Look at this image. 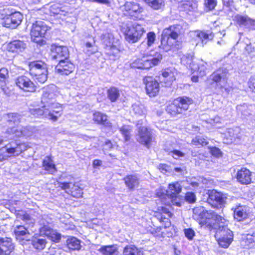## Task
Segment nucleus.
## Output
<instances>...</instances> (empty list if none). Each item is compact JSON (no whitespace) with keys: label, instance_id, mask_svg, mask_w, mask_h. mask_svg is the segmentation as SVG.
<instances>
[{"label":"nucleus","instance_id":"obj_20","mask_svg":"<svg viewBox=\"0 0 255 255\" xmlns=\"http://www.w3.org/2000/svg\"><path fill=\"white\" fill-rule=\"evenodd\" d=\"M51 56L52 59L59 62L60 60H64L69 58V53L67 47L57 46L52 48Z\"/></svg>","mask_w":255,"mask_h":255},{"label":"nucleus","instance_id":"obj_33","mask_svg":"<svg viewBox=\"0 0 255 255\" xmlns=\"http://www.w3.org/2000/svg\"><path fill=\"white\" fill-rule=\"evenodd\" d=\"M101 39L106 48L112 46L114 43H117L118 41L114 38L113 34L109 31L104 33L101 36Z\"/></svg>","mask_w":255,"mask_h":255},{"label":"nucleus","instance_id":"obj_6","mask_svg":"<svg viewBox=\"0 0 255 255\" xmlns=\"http://www.w3.org/2000/svg\"><path fill=\"white\" fill-rule=\"evenodd\" d=\"M161 59L162 55L157 53L154 57H143L142 59H137L134 60L130 65L132 68L148 69L153 66L158 65Z\"/></svg>","mask_w":255,"mask_h":255},{"label":"nucleus","instance_id":"obj_59","mask_svg":"<svg viewBox=\"0 0 255 255\" xmlns=\"http://www.w3.org/2000/svg\"><path fill=\"white\" fill-rule=\"evenodd\" d=\"M156 195L157 197L163 198L166 196L169 197L167 190L162 187L156 190Z\"/></svg>","mask_w":255,"mask_h":255},{"label":"nucleus","instance_id":"obj_35","mask_svg":"<svg viewBox=\"0 0 255 255\" xmlns=\"http://www.w3.org/2000/svg\"><path fill=\"white\" fill-rule=\"evenodd\" d=\"M235 18L237 23L241 26L251 28L254 25V21L248 16L237 15Z\"/></svg>","mask_w":255,"mask_h":255},{"label":"nucleus","instance_id":"obj_21","mask_svg":"<svg viewBox=\"0 0 255 255\" xmlns=\"http://www.w3.org/2000/svg\"><path fill=\"white\" fill-rule=\"evenodd\" d=\"M14 249V246L10 238L0 237V255H9Z\"/></svg>","mask_w":255,"mask_h":255},{"label":"nucleus","instance_id":"obj_27","mask_svg":"<svg viewBox=\"0 0 255 255\" xmlns=\"http://www.w3.org/2000/svg\"><path fill=\"white\" fill-rule=\"evenodd\" d=\"M194 35L201 42L202 46L214 37L213 34L210 31H196L194 32Z\"/></svg>","mask_w":255,"mask_h":255},{"label":"nucleus","instance_id":"obj_55","mask_svg":"<svg viewBox=\"0 0 255 255\" xmlns=\"http://www.w3.org/2000/svg\"><path fill=\"white\" fill-rule=\"evenodd\" d=\"M8 78V72L7 69L2 68L0 69V83L5 84Z\"/></svg>","mask_w":255,"mask_h":255},{"label":"nucleus","instance_id":"obj_14","mask_svg":"<svg viewBox=\"0 0 255 255\" xmlns=\"http://www.w3.org/2000/svg\"><path fill=\"white\" fill-rule=\"evenodd\" d=\"M152 132L150 129L142 127L139 128L137 135V140L147 148H149L152 142Z\"/></svg>","mask_w":255,"mask_h":255},{"label":"nucleus","instance_id":"obj_56","mask_svg":"<svg viewBox=\"0 0 255 255\" xmlns=\"http://www.w3.org/2000/svg\"><path fill=\"white\" fill-rule=\"evenodd\" d=\"M171 213L169 211V210L164 207L161 208V215L160 218H159V220L160 222H164V220H166L168 222V218L171 217Z\"/></svg>","mask_w":255,"mask_h":255},{"label":"nucleus","instance_id":"obj_40","mask_svg":"<svg viewBox=\"0 0 255 255\" xmlns=\"http://www.w3.org/2000/svg\"><path fill=\"white\" fill-rule=\"evenodd\" d=\"M93 120L98 124L110 126V124L107 122V116L100 112H96L93 114Z\"/></svg>","mask_w":255,"mask_h":255},{"label":"nucleus","instance_id":"obj_48","mask_svg":"<svg viewBox=\"0 0 255 255\" xmlns=\"http://www.w3.org/2000/svg\"><path fill=\"white\" fill-rule=\"evenodd\" d=\"M119 96V92L116 88L113 87L108 90V97L111 102H115Z\"/></svg>","mask_w":255,"mask_h":255},{"label":"nucleus","instance_id":"obj_52","mask_svg":"<svg viewBox=\"0 0 255 255\" xmlns=\"http://www.w3.org/2000/svg\"><path fill=\"white\" fill-rule=\"evenodd\" d=\"M192 144L199 147V146H203L208 144V142L207 140L201 137V136H196L194 138H193L192 140Z\"/></svg>","mask_w":255,"mask_h":255},{"label":"nucleus","instance_id":"obj_5","mask_svg":"<svg viewBox=\"0 0 255 255\" xmlns=\"http://www.w3.org/2000/svg\"><path fill=\"white\" fill-rule=\"evenodd\" d=\"M56 97V87L54 85H49L44 88L42 90L41 103L45 108L54 104L56 108L60 109L58 103L55 102Z\"/></svg>","mask_w":255,"mask_h":255},{"label":"nucleus","instance_id":"obj_34","mask_svg":"<svg viewBox=\"0 0 255 255\" xmlns=\"http://www.w3.org/2000/svg\"><path fill=\"white\" fill-rule=\"evenodd\" d=\"M98 251L103 255H121L115 245L103 246Z\"/></svg>","mask_w":255,"mask_h":255},{"label":"nucleus","instance_id":"obj_42","mask_svg":"<svg viewBox=\"0 0 255 255\" xmlns=\"http://www.w3.org/2000/svg\"><path fill=\"white\" fill-rule=\"evenodd\" d=\"M181 60V63L186 66L187 67L190 68L191 71L193 63H196L198 61V60L195 59L191 54L183 56Z\"/></svg>","mask_w":255,"mask_h":255},{"label":"nucleus","instance_id":"obj_23","mask_svg":"<svg viewBox=\"0 0 255 255\" xmlns=\"http://www.w3.org/2000/svg\"><path fill=\"white\" fill-rule=\"evenodd\" d=\"M60 187L66 191L67 193H70L72 196L79 198L82 196V189L78 186L72 184L71 183L64 182L60 184Z\"/></svg>","mask_w":255,"mask_h":255},{"label":"nucleus","instance_id":"obj_15","mask_svg":"<svg viewBox=\"0 0 255 255\" xmlns=\"http://www.w3.org/2000/svg\"><path fill=\"white\" fill-rule=\"evenodd\" d=\"M146 93L149 97L156 96L159 91L158 81L152 77H146L144 79Z\"/></svg>","mask_w":255,"mask_h":255},{"label":"nucleus","instance_id":"obj_32","mask_svg":"<svg viewBox=\"0 0 255 255\" xmlns=\"http://www.w3.org/2000/svg\"><path fill=\"white\" fill-rule=\"evenodd\" d=\"M181 190L182 186L178 182L170 184L167 190L169 197L171 199L176 198L177 195L181 192Z\"/></svg>","mask_w":255,"mask_h":255},{"label":"nucleus","instance_id":"obj_2","mask_svg":"<svg viewBox=\"0 0 255 255\" xmlns=\"http://www.w3.org/2000/svg\"><path fill=\"white\" fill-rule=\"evenodd\" d=\"M218 227L216 232L215 237L217 238L218 242L220 246L227 248L231 244L233 239L232 232L227 228L228 221L224 223H217Z\"/></svg>","mask_w":255,"mask_h":255},{"label":"nucleus","instance_id":"obj_31","mask_svg":"<svg viewBox=\"0 0 255 255\" xmlns=\"http://www.w3.org/2000/svg\"><path fill=\"white\" fill-rule=\"evenodd\" d=\"M206 63L202 60H199L196 63H193L192 67V71L193 72H196L199 76L203 77L206 74Z\"/></svg>","mask_w":255,"mask_h":255},{"label":"nucleus","instance_id":"obj_51","mask_svg":"<svg viewBox=\"0 0 255 255\" xmlns=\"http://www.w3.org/2000/svg\"><path fill=\"white\" fill-rule=\"evenodd\" d=\"M95 41L94 38L91 41H87L85 43V46L87 49V53L89 55L93 54L96 50L95 47Z\"/></svg>","mask_w":255,"mask_h":255},{"label":"nucleus","instance_id":"obj_60","mask_svg":"<svg viewBox=\"0 0 255 255\" xmlns=\"http://www.w3.org/2000/svg\"><path fill=\"white\" fill-rule=\"evenodd\" d=\"M155 34L153 32H149L147 34V45L148 47L152 45L155 40Z\"/></svg>","mask_w":255,"mask_h":255},{"label":"nucleus","instance_id":"obj_36","mask_svg":"<svg viewBox=\"0 0 255 255\" xmlns=\"http://www.w3.org/2000/svg\"><path fill=\"white\" fill-rule=\"evenodd\" d=\"M43 167L44 169L50 173H53L56 171L55 165L53 160L49 156L45 157L43 161Z\"/></svg>","mask_w":255,"mask_h":255},{"label":"nucleus","instance_id":"obj_29","mask_svg":"<svg viewBox=\"0 0 255 255\" xmlns=\"http://www.w3.org/2000/svg\"><path fill=\"white\" fill-rule=\"evenodd\" d=\"M26 47V43L20 40H14L7 45V49L12 52H19L23 51Z\"/></svg>","mask_w":255,"mask_h":255},{"label":"nucleus","instance_id":"obj_28","mask_svg":"<svg viewBox=\"0 0 255 255\" xmlns=\"http://www.w3.org/2000/svg\"><path fill=\"white\" fill-rule=\"evenodd\" d=\"M124 180L125 184L130 190L137 187L139 184V178L136 174H131L126 176Z\"/></svg>","mask_w":255,"mask_h":255},{"label":"nucleus","instance_id":"obj_54","mask_svg":"<svg viewBox=\"0 0 255 255\" xmlns=\"http://www.w3.org/2000/svg\"><path fill=\"white\" fill-rule=\"evenodd\" d=\"M184 8L186 10L191 11L197 9V3L193 1H186L183 3Z\"/></svg>","mask_w":255,"mask_h":255},{"label":"nucleus","instance_id":"obj_26","mask_svg":"<svg viewBox=\"0 0 255 255\" xmlns=\"http://www.w3.org/2000/svg\"><path fill=\"white\" fill-rule=\"evenodd\" d=\"M14 233L16 239L19 242L23 240L29 241L31 237L29 231L23 226L16 227L14 229Z\"/></svg>","mask_w":255,"mask_h":255},{"label":"nucleus","instance_id":"obj_11","mask_svg":"<svg viewBox=\"0 0 255 255\" xmlns=\"http://www.w3.org/2000/svg\"><path fill=\"white\" fill-rule=\"evenodd\" d=\"M16 86L20 89L29 92H34L36 91V86L27 77L22 75L16 77L14 79Z\"/></svg>","mask_w":255,"mask_h":255},{"label":"nucleus","instance_id":"obj_24","mask_svg":"<svg viewBox=\"0 0 255 255\" xmlns=\"http://www.w3.org/2000/svg\"><path fill=\"white\" fill-rule=\"evenodd\" d=\"M252 172L246 168H242L237 173V181L242 184H248L252 181Z\"/></svg>","mask_w":255,"mask_h":255},{"label":"nucleus","instance_id":"obj_44","mask_svg":"<svg viewBox=\"0 0 255 255\" xmlns=\"http://www.w3.org/2000/svg\"><path fill=\"white\" fill-rule=\"evenodd\" d=\"M132 127L124 125L120 128V131L125 138V141L128 140L130 138Z\"/></svg>","mask_w":255,"mask_h":255},{"label":"nucleus","instance_id":"obj_49","mask_svg":"<svg viewBox=\"0 0 255 255\" xmlns=\"http://www.w3.org/2000/svg\"><path fill=\"white\" fill-rule=\"evenodd\" d=\"M8 122L9 125H12V124L17 126L18 124L20 122L21 116L15 113H12L8 115Z\"/></svg>","mask_w":255,"mask_h":255},{"label":"nucleus","instance_id":"obj_57","mask_svg":"<svg viewBox=\"0 0 255 255\" xmlns=\"http://www.w3.org/2000/svg\"><path fill=\"white\" fill-rule=\"evenodd\" d=\"M117 43H114L112 46L106 48L107 53L109 55L116 56L119 53V50L117 47Z\"/></svg>","mask_w":255,"mask_h":255},{"label":"nucleus","instance_id":"obj_61","mask_svg":"<svg viewBox=\"0 0 255 255\" xmlns=\"http://www.w3.org/2000/svg\"><path fill=\"white\" fill-rule=\"evenodd\" d=\"M217 0H205L204 4L208 10L214 9L217 5Z\"/></svg>","mask_w":255,"mask_h":255},{"label":"nucleus","instance_id":"obj_3","mask_svg":"<svg viewBox=\"0 0 255 255\" xmlns=\"http://www.w3.org/2000/svg\"><path fill=\"white\" fill-rule=\"evenodd\" d=\"M29 72L34 80L40 84L47 80L48 70L46 65L41 62H34L29 64Z\"/></svg>","mask_w":255,"mask_h":255},{"label":"nucleus","instance_id":"obj_10","mask_svg":"<svg viewBox=\"0 0 255 255\" xmlns=\"http://www.w3.org/2000/svg\"><path fill=\"white\" fill-rule=\"evenodd\" d=\"M49 27L42 21H37L33 23L30 32L31 38L34 42H38L37 38L44 37Z\"/></svg>","mask_w":255,"mask_h":255},{"label":"nucleus","instance_id":"obj_46","mask_svg":"<svg viewBox=\"0 0 255 255\" xmlns=\"http://www.w3.org/2000/svg\"><path fill=\"white\" fill-rule=\"evenodd\" d=\"M132 110L134 114L137 116H142L145 115V110L143 105L135 103L132 106Z\"/></svg>","mask_w":255,"mask_h":255},{"label":"nucleus","instance_id":"obj_38","mask_svg":"<svg viewBox=\"0 0 255 255\" xmlns=\"http://www.w3.org/2000/svg\"><path fill=\"white\" fill-rule=\"evenodd\" d=\"M234 217L238 221L247 217L246 206H241L240 204L237 205L234 210Z\"/></svg>","mask_w":255,"mask_h":255},{"label":"nucleus","instance_id":"obj_4","mask_svg":"<svg viewBox=\"0 0 255 255\" xmlns=\"http://www.w3.org/2000/svg\"><path fill=\"white\" fill-rule=\"evenodd\" d=\"M192 103V100L188 97H179L167 107L166 111L171 116H175L186 111Z\"/></svg>","mask_w":255,"mask_h":255},{"label":"nucleus","instance_id":"obj_37","mask_svg":"<svg viewBox=\"0 0 255 255\" xmlns=\"http://www.w3.org/2000/svg\"><path fill=\"white\" fill-rule=\"evenodd\" d=\"M173 42L171 41L170 38L166 35H163V33L162 32L161 44L159 47L165 51H168L173 46Z\"/></svg>","mask_w":255,"mask_h":255},{"label":"nucleus","instance_id":"obj_45","mask_svg":"<svg viewBox=\"0 0 255 255\" xmlns=\"http://www.w3.org/2000/svg\"><path fill=\"white\" fill-rule=\"evenodd\" d=\"M12 22L13 26L17 27L21 22L23 19V15L19 12H15L9 15Z\"/></svg>","mask_w":255,"mask_h":255},{"label":"nucleus","instance_id":"obj_62","mask_svg":"<svg viewBox=\"0 0 255 255\" xmlns=\"http://www.w3.org/2000/svg\"><path fill=\"white\" fill-rule=\"evenodd\" d=\"M169 154L172 156L174 159H178L181 157H183L185 155V153L179 150H173L169 152Z\"/></svg>","mask_w":255,"mask_h":255},{"label":"nucleus","instance_id":"obj_25","mask_svg":"<svg viewBox=\"0 0 255 255\" xmlns=\"http://www.w3.org/2000/svg\"><path fill=\"white\" fill-rule=\"evenodd\" d=\"M181 26L180 25H174L170 26L163 30V35H166L170 38L173 43L176 42L179 34L181 33Z\"/></svg>","mask_w":255,"mask_h":255},{"label":"nucleus","instance_id":"obj_22","mask_svg":"<svg viewBox=\"0 0 255 255\" xmlns=\"http://www.w3.org/2000/svg\"><path fill=\"white\" fill-rule=\"evenodd\" d=\"M39 232L41 235L46 236L53 242L57 243L61 240V234L51 229L48 226L44 225L40 229Z\"/></svg>","mask_w":255,"mask_h":255},{"label":"nucleus","instance_id":"obj_7","mask_svg":"<svg viewBox=\"0 0 255 255\" xmlns=\"http://www.w3.org/2000/svg\"><path fill=\"white\" fill-rule=\"evenodd\" d=\"M37 131V129L34 127L27 126L22 127L21 126L12 127L8 128L6 132L9 135H14L10 138L15 137L24 136L25 137H31L35 134Z\"/></svg>","mask_w":255,"mask_h":255},{"label":"nucleus","instance_id":"obj_18","mask_svg":"<svg viewBox=\"0 0 255 255\" xmlns=\"http://www.w3.org/2000/svg\"><path fill=\"white\" fill-rule=\"evenodd\" d=\"M75 69L74 65L69 58L64 60H60V62L55 67L56 72L62 75H68L71 73Z\"/></svg>","mask_w":255,"mask_h":255},{"label":"nucleus","instance_id":"obj_12","mask_svg":"<svg viewBox=\"0 0 255 255\" xmlns=\"http://www.w3.org/2000/svg\"><path fill=\"white\" fill-rule=\"evenodd\" d=\"M6 152L8 157L19 155L27 148V145L25 143H18L16 142H11L5 145Z\"/></svg>","mask_w":255,"mask_h":255},{"label":"nucleus","instance_id":"obj_47","mask_svg":"<svg viewBox=\"0 0 255 255\" xmlns=\"http://www.w3.org/2000/svg\"><path fill=\"white\" fill-rule=\"evenodd\" d=\"M237 110L239 114L242 115L247 116L250 114V109L248 105L243 104V105H238Z\"/></svg>","mask_w":255,"mask_h":255},{"label":"nucleus","instance_id":"obj_8","mask_svg":"<svg viewBox=\"0 0 255 255\" xmlns=\"http://www.w3.org/2000/svg\"><path fill=\"white\" fill-rule=\"evenodd\" d=\"M144 32V29L142 25L134 23L127 27L126 31V39L130 42H136Z\"/></svg>","mask_w":255,"mask_h":255},{"label":"nucleus","instance_id":"obj_19","mask_svg":"<svg viewBox=\"0 0 255 255\" xmlns=\"http://www.w3.org/2000/svg\"><path fill=\"white\" fill-rule=\"evenodd\" d=\"M123 10L125 15L136 17L138 14L142 11L143 8L137 3L127 1L123 6Z\"/></svg>","mask_w":255,"mask_h":255},{"label":"nucleus","instance_id":"obj_39","mask_svg":"<svg viewBox=\"0 0 255 255\" xmlns=\"http://www.w3.org/2000/svg\"><path fill=\"white\" fill-rule=\"evenodd\" d=\"M66 245L68 248L71 250H79L81 248L80 240L73 237L67 239Z\"/></svg>","mask_w":255,"mask_h":255},{"label":"nucleus","instance_id":"obj_58","mask_svg":"<svg viewBox=\"0 0 255 255\" xmlns=\"http://www.w3.org/2000/svg\"><path fill=\"white\" fill-rule=\"evenodd\" d=\"M2 24L3 25V26H5L6 27H8L10 28H16L15 26H13V23L9 15L3 18Z\"/></svg>","mask_w":255,"mask_h":255},{"label":"nucleus","instance_id":"obj_53","mask_svg":"<svg viewBox=\"0 0 255 255\" xmlns=\"http://www.w3.org/2000/svg\"><path fill=\"white\" fill-rule=\"evenodd\" d=\"M58 105L60 107V109L56 108L54 104H52L51 106H49V107H47V109H48L52 113H53L54 116H57L58 118L61 116V113L63 111L62 105L59 103H58Z\"/></svg>","mask_w":255,"mask_h":255},{"label":"nucleus","instance_id":"obj_63","mask_svg":"<svg viewBox=\"0 0 255 255\" xmlns=\"http://www.w3.org/2000/svg\"><path fill=\"white\" fill-rule=\"evenodd\" d=\"M185 200L189 203H193L195 202L196 197L195 194L191 192H187L185 195Z\"/></svg>","mask_w":255,"mask_h":255},{"label":"nucleus","instance_id":"obj_13","mask_svg":"<svg viewBox=\"0 0 255 255\" xmlns=\"http://www.w3.org/2000/svg\"><path fill=\"white\" fill-rule=\"evenodd\" d=\"M177 74L174 68H167L162 72L161 75L159 76V80L162 85L165 87L171 86Z\"/></svg>","mask_w":255,"mask_h":255},{"label":"nucleus","instance_id":"obj_9","mask_svg":"<svg viewBox=\"0 0 255 255\" xmlns=\"http://www.w3.org/2000/svg\"><path fill=\"white\" fill-rule=\"evenodd\" d=\"M228 71L225 68H220L212 74L207 81L215 82L219 89H223L226 86L227 83Z\"/></svg>","mask_w":255,"mask_h":255},{"label":"nucleus","instance_id":"obj_64","mask_svg":"<svg viewBox=\"0 0 255 255\" xmlns=\"http://www.w3.org/2000/svg\"><path fill=\"white\" fill-rule=\"evenodd\" d=\"M184 232L185 237L189 240H193L195 235L194 230L190 228L185 229L184 230Z\"/></svg>","mask_w":255,"mask_h":255},{"label":"nucleus","instance_id":"obj_16","mask_svg":"<svg viewBox=\"0 0 255 255\" xmlns=\"http://www.w3.org/2000/svg\"><path fill=\"white\" fill-rule=\"evenodd\" d=\"M227 199V196L226 194L212 190L209 194L208 201L212 206L220 205L221 207L226 203Z\"/></svg>","mask_w":255,"mask_h":255},{"label":"nucleus","instance_id":"obj_30","mask_svg":"<svg viewBox=\"0 0 255 255\" xmlns=\"http://www.w3.org/2000/svg\"><path fill=\"white\" fill-rule=\"evenodd\" d=\"M240 128H228L226 131L224 133V137L228 140L227 142H232L235 141L237 138L240 137Z\"/></svg>","mask_w":255,"mask_h":255},{"label":"nucleus","instance_id":"obj_41","mask_svg":"<svg viewBox=\"0 0 255 255\" xmlns=\"http://www.w3.org/2000/svg\"><path fill=\"white\" fill-rule=\"evenodd\" d=\"M47 242L45 239L37 238L33 237L32 239V245L34 249L41 251L43 250L46 246Z\"/></svg>","mask_w":255,"mask_h":255},{"label":"nucleus","instance_id":"obj_50","mask_svg":"<svg viewBox=\"0 0 255 255\" xmlns=\"http://www.w3.org/2000/svg\"><path fill=\"white\" fill-rule=\"evenodd\" d=\"M17 217L25 221L27 224H31L32 226L34 223V220L33 219H31L28 214L23 211L17 214Z\"/></svg>","mask_w":255,"mask_h":255},{"label":"nucleus","instance_id":"obj_43","mask_svg":"<svg viewBox=\"0 0 255 255\" xmlns=\"http://www.w3.org/2000/svg\"><path fill=\"white\" fill-rule=\"evenodd\" d=\"M123 255H143V253L134 246H126L123 251Z\"/></svg>","mask_w":255,"mask_h":255},{"label":"nucleus","instance_id":"obj_17","mask_svg":"<svg viewBox=\"0 0 255 255\" xmlns=\"http://www.w3.org/2000/svg\"><path fill=\"white\" fill-rule=\"evenodd\" d=\"M29 113L34 117H39L43 116L44 118L56 122L58 120V117L54 116L50 111L47 108L44 107L43 105L41 108H29Z\"/></svg>","mask_w":255,"mask_h":255},{"label":"nucleus","instance_id":"obj_1","mask_svg":"<svg viewBox=\"0 0 255 255\" xmlns=\"http://www.w3.org/2000/svg\"><path fill=\"white\" fill-rule=\"evenodd\" d=\"M192 217L199 223L201 227L204 226L210 230L217 228V225L214 221L217 224L220 222L225 224L226 222V220L221 216L214 212L207 211L201 206L193 209Z\"/></svg>","mask_w":255,"mask_h":255}]
</instances>
